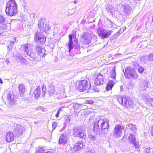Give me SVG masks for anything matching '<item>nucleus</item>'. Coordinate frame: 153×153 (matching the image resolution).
<instances>
[{
  "label": "nucleus",
  "mask_w": 153,
  "mask_h": 153,
  "mask_svg": "<svg viewBox=\"0 0 153 153\" xmlns=\"http://www.w3.org/2000/svg\"><path fill=\"white\" fill-rule=\"evenodd\" d=\"M109 127L108 120H100L94 123L93 130L97 134L105 133L108 131Z\"/></svg>",
  "instance_id": "1"
},
{
  "label": "nucleus",
  "mask_w": 153,
  "mask_h": 153,
  "mask_svg": "<svg viewBox=\"0 0 153 153\" xmlns=\"http://www.w3.org/2000/svg\"><path fill=\"white\" fill-rule=\"evenodd\" d=\"M6 14L10 16L15 15L17 13V4L15 0H9L7 3L5 9Z\"/></svg>",
  "instance_id": "2"
},
{
  "label": "nucleus",
  "mask_w": 153,
  "mask_h": 153,
  "mask_svg": "<svg viewBox=\"0 0 153 153\" xmlns=\"http://www.w3.org/2000/svg\"><path fill=\"white\" fill-rule=\"evenodd\" d=\"M124 74L125 78L128 79H131L132 78L136 79L138 76L137 72L135 70L130 67L126 68Z\"/></svg>",
  "instance_id": "3"
},
{
  "label": "nucleus",
  "mask_w": 153,
  "mask_h": 153,
  "mask_svg": "<svg viewBox=\"0 0 153 153\" xmlns=\"http://www.w3.org/2000/svg\"><path fill=\"white\" fill-rule=\"evenodd\" d=\"M72 134L74 137H79L83 140H85L86 137V134L84 131L81 130L79 127L75 126L74 127Z\"/></svg>",
  "instance_id": "4"
},
{
  "label": "nucleus",
  "mask_w": 153,
  "mask_h": 153,
  "mask_svg": "<svg viewBox=\"0 0 153 153\" xmlns=\"http://www.w3.org/2000/svg\"><path fill=\"white\" fill-rule=\"evenodd\" d=\"M91 86L90 84L87 80H81L79 82L77 89L80 91H84L88 88V90L91 88Z\"/></svg>",
  "instance_id": "5"
},
{
  "label": "nucleus",
  "mask_w": 153,
  "mask_h": 153,
  "mask_svg": "<svg viewBox=\"0 0 153 153\" xmlns=\"http://www.w3.org/2000/svg\"><path fill=\"white\" fill-rule=\"evenodd\" d=\"M112 32L111 30H107L102 28H99L97 29L98 35L102 39L108 37Z\"/></svg>",
  "instance_id": "6"
},
{
  "label": "nucleus",
  "mask_w": 153,
  "mask_h": 153,
  "mask_svg": "<svg viewBox=\"0 0 153 153\" xmlns=\"http://www.w3.org/2000/svg\"><path fill=\"white\" fill-rule=\"evenodd\" d=\"M117 99L120 104L124 106L127 107L132 104V102L131 101H129L128 97H123L122 96H118Z\"/></svg>",
  "instance_id": "7"
},
{
  "label": "nucleus",
  "mask_w": 153,
  "mask_h": 153,
  "mask_svg": "<svg viewBox=\"0 0 153 153\" xmlns=\"http://www.w3.org/2000/svg\"><path fill=\"white\" fill-rule=\"evenodd\" d=\"M35 40L37 42H40L42 44L45 43L46 38L42 33L38 31L36 32L34 35Z\"/></svg>",
  "instance_id": "8"
},
{
  "label": "nucleus",
  "mask_w": 153,
  "mask_h": 153,
  "mask_svg": "<svg viewBox=\"0 0 153 153\" xmlns=\"http://www.w3.org/2000/svg\"><path fill=\"white\" fill-rule=\"evenodd\" d=\"M128 141L129 143L132 144L136 149H137L140 147L139 142L137 141L135 136L132 134H129L128 137Z\"/></svg>",
  "instance_id": "9"
},
{
  "label": "nucleus",
  "mask_w": 153,
  "mask_h": 153,
  "mask_svg": "<svg viewBox=\"0 0 153 153\" xmlns=\"http://www.w3.org/2000/svg\"><path fill=\"white\" fill-rule=\"evenodd\" d=\"M124 128L123 126L120 125L116 126L114 128V131L113 134L116 137H120L121 135L122 132L124 131Z\"/></svg>",
  "instance_id": "10"
},
{
  "label": "nucleus",
  "mask_w": 153,
  "mask_h": 153,
  "mask_svg": "<svg viewBox=\"0 0 153 153\" xmlns=\"http://www.w3.org/2000/svg\"><path fill=\"white\" fill-rule=\"evenodd\" d=\"M69 41L68 46L69 48V51L70 52L71 50L74 47L73 40L74 39L75 42H77V39L75 35L74 34H70L69 35Z\"/></svg>",
  "instance_id": "11"
},
{
  "label": "nucleus",
  "mask_w": 153,
  "mask_h": 153,
  "mask_svg": "<svg viewBox=\"0 0 153 153\" xmlns=\"http://www.w3.org/2000/svg\"><path fill=\"white\" fill-rule=\"evenodd\" d=\"M92 39L90 35L87 33H84L81 37V39L82 42L85 44L88 45L91 42Z\"/></svg>",
  "instance_id": "12"
},
{
  "label": "nucleus",
  "mask_w": 153,
  "mask_h": 153,
  "mask_svg": "<svg viewBox=\"0 0 153 153\" xmlns=\"http://www.w3.org/2000/svg\"><path fill=\"white\" fill-rule=\"evenodd\" d=\"M94 83L95 86H97L103 84L104 82V77L101 73H99L96 76Z\"/></svg>",
  "instance_id": "13"
},
{
  "label": "nucleus",
  "mask_w": 153,
  "mask_h": 153,
  "mask_svg": "<svg viewBox=\"0 0 153 153\" xmlns=\"http://www.w3.org/2000/svg\"><path fill=\"white\" fill-rule=\"evenodd\" d=\"M123 12L126 15H128L133 13L132 8L128 4H123L122 6Z\"/></svg>",
  "instance_id": "14"
},
{
  "label": "nucleus",
  "mask_w": 153,
  "mask_h": 153,
  "mask_svg": "<svg viewBox=\"0 0 153 153\" xmlns=\"http://www.w3.org/2000/svg\"><path fill=\"white\" fill-rule=\"evenodd\" d=\"M24 130L23 127L20 125H16L14 128L15 134L16 137L21 136Z\"/></svg>",
  "instance_id": "15"
},
{
  "label": "nucleus",
  "mask_w": 153,
  "mask_h": 153,
  "mask_svg": "<svg viewBox=\"0 0 153 153\" xmlns=\"http://www.w3.org/2000/svg\"><path fill=\"white\" fill-rule=\"evenodd\" d=\"M16 97H15L14 95L11 94L10 93L7 94V99L9 104L12 107L16 105Z\"/></svg>",
  "instance_id": "16"
},
{
  "label": "nucleus",
  "mask_w": 153,
  "mask_h": 153,
  "mask_svg": "<svg viewBox=\"0 0 153 153\" xmlns=\"http://www.w3.org/2000/svg\"><path fill=\"white\" fill-rule=\"evenodd\" d=\"M83 147V144L82 141H78L75 143L73 147H71V149L72 152H75L76 151L80 150Z\"/></svg>",
  "instance_id": "17"
},
{
  "label": "nucleus",
  "mask_w": 153,
  "mask_h": 153,
  "mask_svg": "<svg viewBox=\"0 0 153 153\" xmlns=\"http://www.w3.org/2000/svg\"><path fill=\"white\" fill-rule=\"evenodd\" d=\"M35 47L36 51L39 56L42 57L45 56L46 54L45 49L38 45H36Z\"/></svg>",
  "instance_id": "18"
},
{
  "label": "nucleus",
  "mask_w": 153,
  "mask_h": 153,
  "mask_svg": "<svg viewBox=\"0 0 153 153\" xmlns=\"http://www.w3.org/2000/svg\"><path fill=\"white\" fill-rule=\"evenodd\" d=\"M150 86V84L149 82L146 80H144L141 83L140 88L141 90L146 91Z\"/></svg>",
  "instance_id": "19"
},
{
  "label": "nucleus",
  "mask_w": 153,
  "mask_h": 153,
  "mask_svg": "<svg viewBox=\"0 0 153 153\" xmlns=\"http://www.w3.org/2000/svg\"><path fill=\"white\" fill-rule=\"evenodd\" d=\"M27 59H29L31 61L36 60L37 61L39 60L38 59L37 56H36V53L32 50L29 53H27Z\"/></svg>",
  "instance_id": "20"
},
{
  "label": "nucleus",
  "mask_w": 153,
  "mask_h": 153,
  "mask_svg": "<svg viewBox=\"0 0 153 153\" xmlns=\"http://www.w3.org/2000/svg\"><path fill=\"white\" fill-rule=\"evenodd\" d=\"M22 48H23L26 54L29 53L32 50V45L30 44H25L24 45H22Z\"/></svg>",
  "instance_id": "21"
},
{
  "label": "nucleus",
  "mask_w": 153,
  "mask_h": 153,
  "mask_svg": "<svg viewBox=\"0 0 153 153\" xmlns=\"http://www.w3.org/2000/svg\"><path fill=\"white\" fill-rule=\"evenodd\" d=\"M67 143V136L65 134H62L60 136L58 143L64 145Z\"/></svg>",
  "instance_id": "22"
},
{
  "label": "nucleus",
  "mask_w": 153,
  "mask_h": 153,
  "mask_svg": "<svg viewBox=\"0 0 153 153\" xmlns=\"http://www.w3.org/2000/svg\"><path fill=\"white\" fill-rule=\"evenodd\" d=\"M41 90L40 86H38L33 94V97L34 100H37L41 94Z\"/></svg>",
  "instance_id": "23"
},
{
  "label": "nucleus",
  "mask_w": 153,
  "mask_h": 153,
  "mask_svg": "<svg viewBox=\"0 0 153 153\" xmlns=\"http://www.w3.org/2000/svg\"><path fill=\"white\" fill-rule=\"evenodd\" d=\"M14 137L13 134L10 132H8L6 135L5 139L7 142L10 143L13 141Z\"/></svg>",
  "instance_id": "24"
},
{
  "label": "nucleus",
  "mask_w": 153,
  "mask_h": 153,
  "mask_svg": "<svg viewBox=\"0 0 153 153\" xmlns=\"http://www.w3.org/2000/svg\"><path fill=\"white\" fill-rule=\"evenodd\" d=\"M48 94L50 96H53L55 94L56 91H55V88L52 85H49L48 87Z\"/></svg>",
  "instance_id": "25"
},
{
  "label": "nucleus",
  "mask_w": 153,
  "mask_h": 153,
  "mask_svg": "<svg viewBox=\"0 0 153 153\" xmlns=\"http://www.w3.org/2000/svg\"><path fill=\"white\" fill-rule=\"evenodd\" d=\"M114 84V82L111 80H109L108 82L106 89L107 91L111 90Z\"/></svg>",
  "instance_id": "26"
},
{
  "label": "nucleus",
  "mask_w": 153,
  "mask_h": 153,
  "mask_svg": "<svg viewBox=\"0 0 153 153\" xmlns=\"http://www.w3.org/2000/svg\"><path fill=\"white\" fill-rule=\"evenodd\" d=\"M16 60L17 61H20L22 64H25L26 61L22 56L20 55H18L16 58Z\"/></svg>",
  "instance_id": "27"
},
{
  "label": "nucleus",
  "mask_w": 153,
  "mask_h": 153,
  "mask_svg": "<svg viewBox=\"0 0 153 153\" xmlns=\"http://www.w3.org/2000/svg\"><path fill=\"white\" fill-rule=\"evenodd\" d=\"M45 21L44 19H40L38 20V26L39 29H42L43 26H44V21Z\"/></svg>",
  "instance_id": "28"
},
{
  "label": "nucleus",
  "mask_w": 153,
  "mask_h": 153,
  "mask_svg": "<svg viewBox=\"0 0 153 153\" xmlns=\"http://www.w3.org/2000/svg\"><path fill=\"white\" fill-rule=\"evenodd\" d=\"M116 76L115 68L113 69L110 73V76L113 79H115Z\"/></svg>",
  "instance_id": "29"
},
{
  "label": "nucleus",
  "mask_w": 153,
  "mask_h": 153,
  "mask_svg": "<svg viewBox=\"0 0 153 153\" xmlns=\"http://www.w3.org/2000/svg\"><path fill=\"white\" fill-rule=\"evenodd\" d=\"M19 92L22 93H24L26 91L25 86L23 84H21L19 86Z\"/></svg>",
  "instance_id": "30"
},
{
  "label": "nucleus",
  "mask_w": 153,
  "mask_h": 153,
  "mask_svg": "<svg viewBox=\"0 0 153 153\" xmlns=\"http://www.w3.org/2000/svg\"><path fill=\"white\" fill-rule=\"evenodd\" d=\"M42 27V29H41L40 30L44 31L45 32L50 30L49 25L47 24H45V25H44V26Z\"/></svg>",
  "instance_id": "31"
},
{
  "label": "nucleus",
  "mask_w": 153,
  "mask_h": 153,
  "mask_svg": "<svg viewBox=\"0 0 153 153\" xmlns=\"http://www.w3.org/2000/svg\"><path fill=\"white\" fill-rule=\"evenodd\" d=\"M152 152V149L150 148H143V152L144 153H151Z\"/></svg>",
  "instance_id": "32"
},
{
  "label": "nucleus",
  "mask_w": 153,
  "mask_h": 153,
  "mask_svg": "<svg viewBox=\"0 0 153 153\" xmlns=\"http://www.w3.org/2000/svg\"><path fill=\"white\" fill-rule=\"evenodd\" d=\"M44 147H41L36 149V153H43L44 152Z\"/></svg>",
  "instance_id": "33"
},
{
  "label": "nucleus",
  "mask_w": 153,
  "mask_h": 153,
  "mask_svg": "<svg viewBox=\"0 0 153 153\" xmlns=\"http://www.w3.org/2000/svg\"><path fill=\"white\" fill-rule=\"evenodd\" d=\"M128 126L129 128L132 131H135L136 130L137 128L135 125L132 124H128Z\"/></svg>",
  "instance_id": "34"
},
{
  "label": "nucleus",
  "mask_w": 153,
  "mask_h": 153,
  "mask_svg": "<svg viewBox=\"0 0 153 153\" xmlns=\"http://www.w3.org/2000/svg\"><path fill=\"white\" fill-rule=\"evenodd\" d=\"M6 21L5 18L3 15L0 14V24L4 23Z\"/></svg>",
  "instance_id": "35"
},
{
  "label": "nucleus",
  "mask_w": 153,
  "mask_h": 153,
  "mask_svg": "<svg viewBox=\"0 0 153 153\" xmlns=\"http://www.w3.org/2000/svg\"><path fill=\"white\" fill-rule=\"evenodd\" d=\"M42 96L43 97L45 96L46 91V87L45 85H43L42 88Z\"/></svg>",
  "instance_id": "36"
},
{
  "label": "nucleus",
  "mask_w": 153,
  "mask_h": 153,
  "mask_svg": "<svg viewBox=\"0 0 153 153\" xmlns=\"http://www.w3.org/2000/svg\"><path fill=\"white\" fill-rule=\"evenodd\" d=\"M112 8L111 5H108L106 8V10L108 12L111 13L112 12Z\"/></svg>",
  "instance_id": "37"
},
{
  "label": "nucleus",
  "mask_w": 153,
  "mask_h": 153,
  "mask_svg": "<svg viewBox=\"0 0 153 153\" xmlns=\"http://www.w3.org/2000/svg\"><path fill=\"white\" fill-rule=\"evenodd\" d=\"M64 108V107L62 106L58 111L56 114L55 115V116L56 118H58L59 117V114L60 113L61 111H62V108Z\"/></svg>",
  "instance_id": "38"
},
{
  "label": "nucleus",
  "mask_w": 153,
  "mask_h": 153,
  "mask_svg": "<svg viewBox=\"0 0 153 153\" xmlns=\"http://www.w3.org/2000/svg\"><path fill=\"white\" fill-rule=\"evenodd\" d=\"M144 71V68L142 66H139L138 68V71L139 73L142 74Z\"/></svg>",
  "instance_id": "39"
},
{
  "label": "nucleus",
  "mask_w": 153,
  "mask_h": 153,
  "mask_svg": "<svg viewBox=\"0 0 153 153\" xmlns=\"http://www.w3.org/2000/svg\"><path fill=\"white\" fill-rule=\"evenodd\" d=\"M147 102L149 103V106L153 108V98L148 100Z\"/></svg>",
  "instance_id": "40"
},
{
  "label": "nucleus",
  "mask_w": 153,
  "mask_h": 153,
  "mask_svg": "<svg viewBox=\"0 0 153 153\" xmlns=\"http://www.w3.org/2000/svg\"><path fill=\"white\" fill-rule=\"evenodd\" d=\"M0 27L3 30H5L7 27V25L5 24V22L4 23H2L0 26Z\"/></svg>",
  "instance_id": "41"
},
{
  "label": "nucleus",
  "mask_w": 153,
  "mask_h": 153,
  "mask_svg": "<svg viewBox=\"0 0 153 153\" xmlns=\"http://www.w3.org/2000/svg\"><path fill=\"white\" fill-rule=\"evenodd\" d=\"M148 59L150 61L153 60V53H150L148 56Z\"/></svg>",
  "instance_id": "42"
},
{
  "label": "nucleus",
  "mask_w": 153,
  "mask_h": 153,
  "mask_svg": "<svg viewBox=\"0 0 153 153\" xmlns=\"http://www.w3.org/2000/svg\"><path fill=\"white\" fill-rule=\"evenodd\" d=\"M93 89L94 91L99 92V89L96 87V86H93Z\"/></svg>",
  "instance_id": "43"
},
{
  "label": "nucleus",
  "mask_w": 153,
  "mask_h": 153,
  "mask_svg": "<svg viewBox=\"0 0 153 153\" xmlns=\"http://www.w3.org/2000/svg\"><path fill=\"white\" fill-rule=\"evenodd\" d=\"M89 138L93 141H94L95 139V137L94 135H89Z\"/></svg>",
  "instance_id": "44"
},
{
  "label": "nucleus",
  "mask_w": 153,
  "mask_h": 153,
  "mask_svg": "<svg viewBox=\"0 0 153 153\" xmlns=\"http://www.w3.org/2000/svg\"><path fill=\"white\" fill-rule=\"evenodd\" d=\"M93 102H94L92 100H87L85 101L86 103L90 104H92Z\"/></svg>",
  "instance_id": "45"
},
{
  "label": "nucleus",
  "mask_w": 153,
  "mask_h": 153,
  "mask_svg": "<svg viewBox=\"0 0 153 153\" xmlns=\"http://www.w3.org/2000/svg\"><path fill=\"white\" fill-rule=\"evenodd\" d=\"M57 126V123L56 122L53 123L52 124V128L53 129H55L56 128Z\"/></svg>",
  "instance_id": "46"
},
{
  "label": "nucleus",
  "mask_w": 153,
  "mask_h": 153,
  "mask_svg": "<svg viewBox=\"0 0 153 153\" xmlns=\"http://www.w3.org/2000/svg\"><path fill=\"white\" fill-rule=\"evenodd\" d=\"M12 47L11 46V45H9L7 47L8 51L9 52V53L12 50Z\"/></svg>",
  "instance_id": "47"
},
{
  "label": "nucleus",
  "mask_w": 153,
  "mask_h": 153,
  "mask_svg": "<svg viewBox=\"0 0 153 153\" xmlns=\"http://www.w3.org/2000/svg\"><path fill=\"white\" fill-rule=\"evenodd\" d=\"M81 105V104H78L77 103H76L74 105L73 107L74 109H76L78 107V105Z\"/></svg>",
  "instance_id": "48"
},
{
  "label": "nucleus",
  "mask_w": 153,
  "mask_h": 153,
  "mask_svg": "<svg viewBox=\"0 0 153 153\" xmlns=\"http://www.w3.org/2000/svg\"><path fill=\"white\" fill-rule=\"evenodd\" d=\"M14 42H13V41H10V44L9 45H11V46L12 47L13 45H14Z\"/></svg>",
  "instance_id": "49"
},
{
  "label": "nucleus",
  "mask_w": 153,
  "mask_h": 153,
  "mask_svg": "<svg viewBox=\"0 0 153 153\" xmlns=\"http://www.w3.org/2000/svg\"><path fill=\"white\" fill-rule=\"evenodd\" d=\"M86 153H95L94 151L93 150H91L90 151H88Z\"/></svg>",
  "instance_id": "50"
},
{
  "label": "nucleus",
  "mask_w": 153,
  "mask_h": 153,
  "mask_svg": "<svg viewBox=\"0 0 153 153\" xmlns=\"http://www.w3.org/2000/svg\"><path fill=\"white\" fill-rule=\"evenodd\" d=\"M126 29V27H124V28H123L122 29H121L118 31V33H120V32H121V30H122L123 31L124 30Z\"/></svg>",
  "instance_id": "51"
},
{
  "label": "nucleus",
  "mask_w": 153,
  "mask_h": 153,
  "mask_svg": "<svg viewBox=\"0 0 153 153\" xmlns=\"http://www.w3.org/2000/svg\"><path fill=\"white\" fill-rule=\"evenodd\" d=\"M150 133L152 136H153V129L152 128V130L150 131Z\"/></svg>",
  "instance_id": "52"
},
{
  "label": "nucleus",
  "mask_w": 153,
  "mask_h": 153,
  "mask_svg": "<svg viewBox=\"0 0 153 153\" xmlns=\"http://www.w3.org/2000/svg\"><path fill=\"white\" fill-rule=\"evenodd\" d=\"M16 38L15 37H14L12 39V40L11 41H13L14 42H15L16 41Z\"/></svg>",
  "instance_id": "53"
},
{
  "label": "nucleus",
  "mask_w": 153,
  "mask_h": 153,
  "mask_svg": "<svg viewBox=\"0 0 153 153\" xmlns=\"http://www.w3.org/2000/svg\"><path fill=\"white\" fill-rule=\"evenodd\" d=\"M45 153H52V152L51 151H48V152H46Z\"/></svg>",
  "instance_id": "54"
},
{
  "label": "nucleus",
  "mask_w": 153,
  "mask_h": 153,
  "mask_svg": "<svg viewBox=\"0 0 153 153\" xmlns=\"http://www.w3.org/2000/svg\"><path fill=\"white\" fill-rule=\"evenodd\" d=\"M3 83V82L2 80H1V79L0 78V83L1 84H2Z\"/></svg>",
  "instance_id": "55"
},
{
  "label": "nucleus",
  "mask_w": 153,
  "mask_h": 153,
  "mask_svg": "<svg viewBox=\"0 0 153 153\" xmlns=\"http://www.w3.org/2000/svg\"><path fill=\"white\" fill-rule=\"evenodd\" d=\"M124 16L123 15V14H120V17H123Z\"/></svg>",
  "instance_id": "56"
},
{
  "label": "nucleus",
  "mask_w": 153,
  "mask_h": 153,
  "mask_svg": "<svg viewBox=\"0 0 153 153\" xmlns=\"http://www.w3.org/2000/svg\"><path fill=\"white\" fill-rule=\"evenodd\" d=\"M93 38L95 39H97V37L95 36H94L93 37Z\"/></svg>",
  "instance_id": "57"
},
{
  "label": "nucleus",
  "mask_w": 153,
  "mask_h": 153,
  "mask_svg": "<svg viewBox=\"0 0 153 153\" xmlns=\"http://www.w3.org/2000/svg\"><path fill=\"white\" fill-rule=\"evenodd\" d=\"M95 42H96V43H96V44H97V43H98V42H97V40H95Z\"/></svg>",
  "instance_id": "58"
},
{
  "label": "nucleus",
  "mask_w": 153,
  "mask_h": 153,
  "mask_svg": "<svg viewBox=\"0 0 153 153\" xmlns=\"http://www.w3.org/2000/svg\"><path fill=\"white\" fill-rule=\"evenodd\" d=\"M1 34H2V32L0 30V36L1 35Z\"/></svg>",
  "instance_id": "59"
},
{
  "label": "nucleus",
  "mask_w": 153,
  "mask_h": 153,
  "mask_svg": "<svg viewBox=\"0 0 153 153\" xmlns=\"http://www.w3.org/2000/svg\"><path fill=\"white\" fill-rule=\"evenodd\" d=\"M25 153H28V152L27 151H26Z\"/></svg>",
  "instance_id": "60"
},
{
  "label": "nucleus",
  "mask_w": 153,
  "mask_h": 153,
  "mask_svg": "<svg viewBox=\"0 0 153 153\" xmlns=\"http://www.w3.org/2000/svg\"><path fill=\"white\" fill-rule=\"evenodd\" d=\"M152 129H153V126H152Z\"/></svg>",
  "instance_id": "61"
},
{
  "label": "nucleus",
  "mask_w": 153,
  "mask_h": 153,
  "mask_svg": "<svg viewBox=\"0 0 153 153\" xmlns=\"http://www.w3.org/2000/svg\"><path fill=\"white\" fill-rule=\"evenodd\" d=\"M123 19H124V18H123H123H122V19H120V20H121H121H123Z\"/></svg>",
  "instance_id": "62"
},
{
  "label": "nucleus",
  "mask_w": 153,
  "mask_h": 153,
  "mask_svg": "<svg viewBox=\"0 0 153 153\" xmlns=\"http://www.w3.org/2000/svg\"><path fill=\"white\" fill-rule=\"evenodd\" d=\"M23 153H24V152Z\"/></svg>",
  "instance_id": "63"
}]
</instances>
